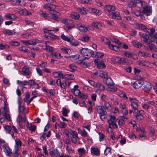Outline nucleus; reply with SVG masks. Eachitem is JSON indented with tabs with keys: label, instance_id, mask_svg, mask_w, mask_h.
Instances as JSON below:
<instances>
[{
	"label": "nucleus",
	"instance_id": "a878e982",
	"mask_svg": "<svg viewBox=\"0 0 157 157\" xmlns=\"http://www.w3.org/2000/svg\"><path fill=\"white\" fill-rule=\"evenodd\" d=\"M90 152L92 155H98L99 154L100 151L97 147H92L90 148Z\"/></svg>",
	"mask_w": 157,
	"mask_h": 157
},
{
	"label": "nucleus",
	"instance_id": "13d9d810",
	"mask_svg": "<svg viewBox=\"0 0 157 157\" xmlns=\"http://www.w3.org/2000/svg\"><path fill=\"white\" fill-rule=\"evenodd\" d=\"M20 151H19L13 150V157H21V155L19 153Z\"/></svg>",
	"mask_w": 157,
	"mask_h": 157
},
{
	"label": "nucleus",
	"instance_id": "9d476101",
	"mask_svg": "<svg viewBox=\"0 0 157 157\" xmlns=\"http://www.w3.org/2000/svg\"><path fill=\"white\" fill-rule=\"evenodd\" d=\"M76 28L82 32H86L88 30L87 28L81 23H78L76 25Z\"/></svg>",
	"mask_w": 157,
	"mask_h": 157
},
{
	"label": "nucleus",
	"instance_id": "8fccbe9b",
	"mask_svg": "<svg viewBox=\"0 0 157 157\" xmlns=\"http://www.w3.org/2000/svg\"><path fill=\"white\" fill-rule=\"evenodd\" d=\"M139 2H136L132 0H131L128 4V6L129 7H135L136 6V3H139Z\"/></svg>",
	"mask_w": 157,
	"mask_h": 157
},
{
	"label": "nucleus",
	"instance_id": "dca6fc26",
	"mask_svg": "<svg viewBox=\"0 0 157 157\" xmlns=\"http://www.w3.org/2000/svg\"><path fill=\"white\" fill-rule=\"evenodd\" d=\"M143 84V82L142 81L137 80L133 84L132 86L136 89H139L142 86Z\"/></svg>",
	"mask_w": 157,
	"mask_h": 157
},
{
	"label": "nucleus",
	"instance_id": "f8f14e48",
	"mask_svg": "<svg viewBox=\"0 0 157 157\" xmlns=\"http://www.w3.org/2000/svg\"><path fill=\"white\" fill-rule=\"evenodd\" d=\"M2 149H3V151L5 152L7 155L10 156L12 153L11 149L6 144L3 145Z\"/></svg>",
	"mask_w": 157,
	"mask_h": 157
},
{
	"label": "nucleus",
	"instance_id": "20e7f679",
	"mask_svg": "<svg viewBox=\"0 0 157 157\" xmlns=\"http://www.w3.org/2000/svg\"><path fill=\"white\" fill-rule=\"evenodd\" d=\"M133 114L136 119L139 121H141L144 118L143 115L144 114V111L142 110L139 111L138 110H134Z\"/></svg>",
	"mask_w": 157,
	"mask_h": 157
},
{
	"label": "nucleus",
	"instance_id": "3c124183",
	"mask_svg": "<svg viewBox=\"0 0 157 157\" xmlns=\"http://www.w3.org/2000/svg\"><path fill=\"white\" fill-rule=\"evenodd\" d=\"M69 71L72 72L74 71L77 69L76 66L74 64H71L69 65Z\"/></svg>",
	"mask_w": 157,
	"mask_h": 157
},
{
	"label": "nucleus",
	"instance_id": "e433bc0d",
	"mask_svg": "<svg viewBox=\"0 0 157 157\" xmlns=\"http://www.w3.org/2000/svg\"><path fill=\"white\" fill-rule=\"evenodd\" d=\"M43 49L48 51L49 52H52L54 51L53 48L49 45H46L43 48Z\"/></svg>",
	"mask_w": 157,
	"mask_h": 157
},
{
	"label": "nucleus",
	"instance_id": "4be33fe9",
	"mask_svg": "<svg viewBox=\"0 0 157 157\" xmlns=\"http://www.w3.org/2000/svg\"><path fill=\"white\" fill-rule=\"evenodd\" d=\"M61 39L66 41H67V42H69L71 41V40H73V37L72 36H66L64 34H62L61 35Z\"/></svg>",
	"mask_w": 157,
	"mask_h": 157
},
{
	"label": "nucleus",
	"instance_id": "c03bdc74",
	"mask_svg": "<svg viewBox=\"0 0 157 157\" xmlns=\"http://www.w3.org/2000/svg\"><path fill=\"white\" fill-rule=\"evenodd\" d=\"M99 76L100 77L105 79L108 78V74L106 72L101 71L99 73Z\"/></svg>",
	"mask_w": 157,
	"mask_h": 157
},
{
	"label": "nucleus",
	"instance_id": "6ab92c4d",
	"mask_svg": "<svg viewBox=\"0 0 157 157\" xmlns=\"http://www.w3.org/2000/svg\"><path fill=\"white\" fill-rule=\"evenodd\" d=\"M21 42L26 46L29 45H35L36 43V42L31 40H21Z\"/></svg>",
	"mask_w": 157,
	"mask_h": 157
},
{
	"label": "nucleus",
	"instance_id": "bb28decb",
	"mask_svg": "<svg viewBox=\"0 0 157 157\" xmlns=\"http://www.w3.org/2000/svg\"><path fill=\"white\" fill-rule=\"evenodd\" d=\"M104 83L109 86H112L113 85V82L111 78L109 77L103 80Z\"/></svg>",
	"mask_w": 157,
	"mask_h": 157
},
{
	"label": "nucleus",
	"instance_id": "cd10ccee",
	"mask_svg": "<svg viewBox=\"0 0 157 157\" xmlns=\"http://www.w3.org/2000/svg\"><path fill=\"white\" fill-rule=\"evenodd\" d=\"M78 132L83 137H87L88 134L86 131L84 129H81L80 128H78Z\"/></svg>",
	"mask_w": 157,
	"mask_h": 157
},
{
	"label": "nucleus",
	"instance_id": "58836bf2",
	"mask_svg": "<svg viewBox=\"0 0 157 157\" xmlns=\"http://www.w3.org/2000/svg\"><path fill=\"white\" fill-rule=\"evenodd\" d=\"M124 55L126 58H132L133 57V55L131 52L129 51H124Z\"/></svg>",
	"mask_w": 157,
	"mask_h": 157
},
{
	"label": "nucleus",
	"instance_id": "2eb2a0df",
	"mask_svg": "<svg viewBox=\"0 0 157 157\" xmlns=\"http://www.w3.org/2000/svg\"><path fill=\"white\" fill-rule=\"evenodd\" d=\"M91 25L96 29H102L103 26V25L102 23L96 21L93 22L91 23Z\"/></svg>",
	"mask_w": 157,
	"mask_h": 157
},
{
	"label": "nucleus",
	"instance_id": "6e6d98bb",
	"mask_svg": "<svg viewBox=\"0 0 157 157\" xmlns=\"http://www.w3.org/2000/svg\"><path fill=\"white\" fill-rule=\"evenodd\" d=\"M28 125L27 127L30 130L33 132L36 129V126L35 125H29V122H27Z\"/></svg>",
	"mask_w": 157,
	"mask_h": 157
},
{
	"label": "nucleus",
	"instance_id": "052dcab7",
	"mask_svg": "<svg viewBox=\"0 0 157 157\" xmlns=\"http://www.w3.org/2000/svg\"><path fill=\"white\" fill-rule=\"evenodd\" d=\"M66 149L67 153L68 154H72L74 152V150L72 149L68 145L66 146Z\"/></svg>",
	"mask_w": 157,
	"mask_h": 157
},
{
	"label": "nucleus",
	"instance_id": "f03ea898",
	"mask_svg": "<svg viewBox=\"0 0 157 157\" xmlns=\"http://www.w3.org/2000/svg\"><path fill=\"white\" fill-rule=\"evenodd\" d=\"M108 117L109 119L108 120L107 122L109 127L111 128V126H112L113 128H117L118 127L116 123L118 119L116 118L115 116L112 115L111 113L109 115Z\"/></svg>",
	"mask_w": 157,
	"mask_h": 157
},
{
	"label": "nucleus",
	"instance_id": "7c9ffc66",
	"mask_svg": "<svg viewBox=\"0 0 157 157\" xmlns=\"http://www.w3.org/2000/svg\"><path fill=\"white\" fill-rule=\"evenodd\" d=\"M104 9L105 10L107 11L110 12L115 10V8L114 6L111 5H107L104 7Z\"/></svg>",
	"mask_w": 157,
	"mask_h": 157
},
{
	"label": "nucleus",
	"instance_id": "2f4dec72",
	"mask_svg": "<svg viewBox=\"0 0 157 157\" xmlns=\"http://www.w3.org/2000/svg\"><path fill=\"white\" fill-rule=\"evenodd\" d=\"M144 90L145 91L147 92L151 89V84L149 82H147L145 84L144 86Z\"/></svg>",
	"mask_w": 157,
	"mask_h": 157
},
{
	"label": "nucleus",
	"instance_id": "49530a36",
	"mask_svg": "<svg viewBox=\"0 0 157 157\" xmlns=\"http://www.w3.org/2000/svg\"><path fill=\"white\" fill-rule=\"evenodd\" d=\"M138 64L141 66H148L149 63L146 61H144L139 62Z\"/></svg>",
	"mask_w": 157,
	"mask_h": 157
},
{
	"label": "nucleus",
	"instance_id": "69168bd1",
	"mask_svg": "<svg viewBox=\"0 0 157 157\" xmlns=\"http://www.w3.org/2000/svg\"><path fill=\"white\" fill-rule=\"evenodd\" d=\"M78 97L79 98L82 99H86L88 98V95L87 94H84L81 92Z\"/></svg>",
	"mask_w": 157,
	"mask_h": 157
},
{
	"label": "nucleus",
	"instance_id": "0e129e2a",
	"mask_svg": "<svg viewBox=\"0 0 157 157\" xmlns=\"http://www.w3.org/2000/svg\"><path fill=\"white\" fill-rule=\"evenodd\" d=\"M111 153V148L109 147H106L104 151V155H107L108 154H110Z\"/></svg>",
	"mask_w": 157,
	"mask_h": 157
},
{
	"label": "nucleus",
	"instance_id": "9b49d317",
	"mask_svg": "<svg viewBox=\"0 0 157 157\" xmlns=\"http://www.w3.org/2000/svg\"><path fill=\"white\" fill-rule=\"evenodd\" d=\"M95 109L99 115L106 112L104 106H97L95 107Z\"/></svg>",
	"mask_w": 157,
	"mask_h": 157
},
{
	"label": "nucleus",
	"instance_id": "e2e57ef3",
	"mask_svg": "<svg viewBox=\"0 0 157 157\" xmlns=\"http://www.w3.org/2000/svg\"><path fill=\"white\" fill-rule=\"evenodd\" d=\"M97 66L100 69H103L105 67V64L102 62H99V63L97 64Z\"/></svg>",
	"mask_w": 157,
	"mask_h": 157
},
{
	"label": "nucleus",
	"instance_id": "412c9836",
	"mask_svg": "<svg viewBox=\"0 0 157 157\" xmlns=\"http://www.w3.org/2000/svg\"><path fill=\"white\" fill-rule=\"evenodd\" d=\"M56 6L54 5L48 3L43 6V8L44 9H48L50 11L52 9H54L56 8Z\"/></svg>",
	"mask_w": 157,
	"mask_h": 157
},
{
	"label": "nucleus",
	"instance_id": "ddd939ff",
	"mask_svg": "<svg viewBox=\"0 0 157 157\" xmlns=\"http://www.w3.org/2000/svg\"><path fill=\"white\" fill-rule=\"evenodd\" d=\"M109 16L111 18L118 20H120L121 18L119 13L118 12H112L109 15Z\"/></svg>",
	"mask_w": 157,
	"mask_h": 157
},
{
	"label": "nucleus",
	"instance_id": "b1692460",
	"mask_svg": "<svg viewBox=\"0 0 157 157\" xmlns=\"http://www.w3.org/2000/svg\"><path fill=\"white\" fill-rule=\"evenodd\" d=\"M5 17L9 19L14 20L17 18V16L14 14L12 13H6L4 16Z\"/></svg>",
	"mask_w": 157,
	"mask_h": 157
},
{
	"label": "nucleus",
	"instance_id": "39448f33",
	"mask_svg": "<svg viewBox=\"0 0 157 157\" xmlns=\"http://www.w3.org/2000/svg\"><path fill=\"white\" fill-rule=\"evenodd\" d=\"M128 99L131 103V106L134 110H138V101L133 98L129 97Z\"/></svg>",
	"mask_w": 157,
	"mask_h": 157
},
{
	"label": "nucleus",
	"instance_id": "864d4df0",
	"mask_svg": "<svg viewBox=\"0 0 157 157\" xmlns=\"http://www.w3.org/2000/svg\"><path fill=\"white\" fill-rule=\"evenodd\" d=\"M26 4L25 0H19L16 6H20L23 7L25 6Z\"/></svg>",
	"mask_w": 157,
	"mask_h": 157
},
{
	"label": "nucleus",
	"instance_id": "aec40b11",
	"mask_svg": "<svg viewBox=\"0 0 157 157\" xmlns=\"http://www.w3.org/2000/svg\"><path fill=\"white\" fill-rule=\"evenodd\" d=\"M61 52L64 53L68 55H70L71 53V52L70 49L67 48L66 47L64 46H62L60 47V48Z\"/></svg>",
	"mask_w": 157,
	"mask_h": 157
},
{
	"label": "nucleus",
	"instance_id": "72a5a7b5",
	"mask_svg": "<svg viewBox=\"0 0 157 157\" xmlns=\"http://www.w3.org/2000/svg\"><path fill=\"white\" fill-rule=\"evenodd\" d=\"M132 44L135 47L140 48L142 46V44L138 42L133 40L131 42Z\"/></svg>",
	"mask_w": 157,
	"mask_h": 157
},
{
	"label": "nucleus",
	"instance_id": "a18cd8bd",
	"mask_svg": "<svg viewBox=\"0 0 157 157\" xmlns=\"http://www.w3.org/2000/svg\"><path fill=\"white\" fill-rule=\"evenodd\" d=\"M139 56L145 57H147L150 56V55L147 52H140L138 53Z\"/></svg>",
	"mask_w": 157,
	"mask_h": 157
},
{
	"label": "nucleus",
	"instance_id": "a211bd4d",
	"mask_svg": "<svg viewBox=\"0 0 157 157\" xmlns=\"http://www.w3.org/2000/svg\"><path fill=\"white\" fill-rule=\"evenodd\" d=\"M134 28L139 30L147 29L146 26L143 24L136 23L134 24Z\"/></svg>",
	"mask_w": 157,
	"mask_h": 157
},
{
	"label": "nucleus",
	"instance_id": "ea45409f",
	"mask_svg": "<svg viewBox=\"0 0 157 157\" xmlns=\"http://www.w3.org/2000/svg\"><path fill=\"white\" fill-rule=\"evenodd\" d=\"M101 40L104 43L107 45L108 48L110 45H111V42L106 37H103L101 38Z\"/></svg>",
	"mask_w": 157,
	"mask_h": 157
},
{
	"label": "nucleus",
	"instance_id": "0eeeda50",
	"mask_svg": "<svg viewBox=\"0 0 157 157\" xmlns=\"http://www.w3.org/2000/svg\"><path fill=\"white\" fill-rule=\"evenodd\" d=\"M139 34L140 36H142L143 38V41L148 44H150L152 42V40L150 39V37L146 34H144L142 32H140Z\"/></svg>",
	"mask_w": 157,
	"mask_h": 157
},
{
	"label": "nucleus",
	"instance_id": "f704fd0d",
	"mask_svg": "<svg viewBox=\"0 0 157 157\" xmlns=\"http://www.w3.org/2000/svg\"><path fill=\"white\" fill-rule=\"evenodd\" d=\"M62 21L64 24L68 25H71L74 23L72 20L69 19H64L62 20Z\"/></svg>",
	"mask_w": 157,
	"mask_h": 157
},
{
	"label": "nucleus",
	"instance_id": "bf43d9fd",
	"mask_svg": "<svg viewBox=\"0 0 157 157\" xmlns=\"http://www.w3.org/2000/svg\"><path fill=\"white\" fill-rule=\"evenodd\" d=\"M148 47L153 52H156L157 51V48L156 47L155 45L153 44H151Z\"/></svg>",
	"mask_w": 157,
	"mask_h": 157
},
{
	"label": "nucleus",
	"instance_id": "37998d69",
	"mask_svg": "<svg viewBox=\"0 0 157 157\" xmlns=\"http://www.w3.org/2000/svg\"><path fill=\"white\" fill-rule=\"evenodd\" d=\"M89 10L92 13H96L98 15H100L101 14V11L95 8H91L89 9Z\"/></svg>",
	"mask_w": 157,
	"mask_h": 157
},
{
	"label": "nucleus",
	"instance_id": "423d86ee",
	"mask_svg": "<svg viewBox=\"0 0 157 157\" xmlns=\"http://www.w3.org/2000/svg\"><path fill=\"white\" fill-rule=\"evenodd\" d=\"M26 121V118L25 114H24L23 115L19 114L18 115V117L17 118V121L19 123V125L20 128H23L22 123L25 122Z\"/></svg>",
	"mask_w": 157,
	"mask_h": 157
},
{
	"label": "nucleus",
	"instance_id": "603ef678",
	"mask_svg": "<svg viewBox=\"0 0 157 157\" xmlns=\"http://www.w3.org/2000/svg\"><path fill=\"white\" fill-rule=\"evenodd\" d=\"M9 43L10 45L14 46H18L20 44V43L19 42L13 40L9 41Z\"/></svg>",
	"mask_w": 157,
	"mask_h": 157
},
{
	"label": "nucleus",
	"instance_id": "c85d7f7f",
	"mask_svg": "<svg viewBox=\"0 0 157 157\" xmlns=\"http://www.w3.org/2000/svg\"><path fill=\"white\" fill-rule=\"evenodd\" d=\"M121 57L116 56H113L111 58V61L114 63H120Z\"/></svg>",
	"mask_w": 157,
	"mask_h": 157
},
{
	"label": "nucleus",
	"instance_id": "09e8293b",
	"mask_svg": "<svg viewBox=\"0 0 157 157\" xmlns=\"http://www.w3.org/2000/svg\"><path fill=\"white\" fill-rule=\"evenodd\" d=\"M71 17L75 19L78 20L80 17V16L76 12H74L70 14Z\"/></svg>",
	"mask_w": 157,
	"mask_h": 157
},
{
	"label": "nucleus",
	"instance_id": "7ed1b4c3",
	"mask_svg": "<svg viewBox=\"0 0 157 157\" xmlns=\"http://www.w3.org/2000/svg\"><path fill=\"white\" fill-rule=\"evenodd\" d=\"M80 52L84 56H86L87 57L91 56L94 57L95 55L94 54L93 51L87 48H84L80 50Z\"/></svg>",
	"mask_w": 157,
	"mask_h": 157
},
{
	"label": "nucleus",
	"instance_id": "a19ab883",
	"mask_svg": "<svg viewBox=\"0 0 157 157\" xmlns=\"http://www.w3.org/2000/svg\"><path fill=\"white\" fill-rule=\"evenodd\" d=\"M100 119L102 121H105L107 118V114L106 112L99 115Z\"/></svg>",
	"mask_w": 157,
	"mask_h": 157
},
{
	"label": "nucleus",
	"instance_id": "4468645a",
	"mask_svg": "<svg viewBox=\"0 0 157 157\" xmlns=\"http://www.w3.org/2000/svg\"><path fill=\"white\" fill-rule=\"evenodd\" d=\"M17 12L20 14L24 16H29L32 14V13L26 9H21L19 10Z\"/></svg>",
	"mask_w": 157,
	"mask_h": 157
},
{
	"label": "nucleus",
	"instance_id": "5701e85b",
	"mask_svg": "<svg viewBox=\"0 0 157 157\" xmlns=\"http://www.w3.org/2000/svg\"><path fill=\"white\" fill-rule=\"evenodd\" d=\"M62 78L66 79L68 80H73L75 79V77L72 74H66L64 75H63Z\"/></svg>",
	"mask_w": 157,
	"mask_h": 157
},
{
	"label": "nucleus",
	"instance_id": "de8ad7c7",
	"mask_svg": "<svg viewBox=\"0 0 157 157\" xmlns=\"http://www.w3.org/2000/svg\"><path fill=\"white\" fill-rule=\"evenodd\" d=\"M51 55L52 57L56 58L58 59H60L62 57L61 54L58 52H54Z\"/></svg>",
	"mask_w": 157,
	"mask_h": 157
},
{
	"label": "nucleus",
	"instance_id": "1a4fd4ad",
	"mask_svg": "<svg viewBox=\"0 0 157 157\" xmlns=\"http://www.w3.org/2000/svg\"><path fill=\"white\" fill-rule=\"evenodd\" d=\"M143 12L147 16L151 15L152 12L151 7L150 6H147L144 7L143 9Z\"/></svg>",
	"mask_w": 157,
	"mask_h": 157
},
{
	"label": "nucleus",
	"instance_id": "4c0bfd02",
	"mask_svg": "<svg viewBox=\"0 0 157 157\" xmlns=\"http://www.w3.org/2000/svg\"><path fill=\"white\" fill-rule=\"evenodd\" d=\"M22 72L24 75H29L31 72L30 68L26 67H24L23 68Z\"/></svg>",
	"mask_w": 157,
	"mask_h": 157
},
{
	"label": "nucleus",
	"instance_id": "f257e3e1",
	"mask_svg": "<svg viewBox=\"0 0 157 157\" xmlns=\"http://www.w3.org/2000/svg\"><path fill=\"white\" fill-rule=\"evenodd\" d=\"M2 98V99H3L4 106L0 110V117L2 114L6 119L9 121H11V117L9 114L10 111L9 108H8V104L4 96H3Z\"/></svg>",
	"mask_w": 157,
	"mask_h": 157
},
{
	"label": "nucleus",
	"instance_id": "6e6552de",
	"mask_svg": "<svg viewBox=\"0 0 157 157\" xmlns=\"http://www.w3.org/2000/svg\"><path fill=\"white\" fill-rule=\"evenodd\" d=\"M15 144L13 150L20 151V148L23 144L22 141L19 139L15 140Z\"/></svg>",
	"mask_w": 157,
	"mask_h": 157
},
{
	"label": "nucleus",
	"instance_id": "c9c22d12",
	"mask_svg": "<svg viewBox=\"0 0 157 157\" xmlns=\"http://www.w3.org/2000/svg\"><path fill=\"white\" fill-rule=\"evenodd\" d=\"M38 14L41 17H44L45 18H47L48 17V15L45 11L42 10H40L38 11Z\"/></svg>",
	"mask_w": 157,
	"mask_h": 157
},
{
	"label": "nucleus",
	"instance_id": "473e14b6",
	"mask_svg": "<svg viewBox=\"0 0 157 157\" xmlns=\"http://www.w3.org/2000/svg\"><path fill=\"white\" fill-rule=\"evenodd\" d=\"M109 48L110 50L117 52H119L120 50V48L119 47L113 45L112 44L109 45Z\"/></svg>",
	"mask_w": 157,
	"mask_h": 157
},
{
	"label": "nucleus",
	"instance_id": "680f3d73",
	"mask_svg": "<svg viewBox=\"0 0 157 157\" xmlns=\"http://www.w3.org/2000/svg\"><path fill=\"white\" fill-rule=\"evenodd\" d=\"M47 83L50 85H54L56 83L55 81L51 78L47 79Z\"/></svg>",
	"mask_w": 157,
	"mask_h": 157
},
{
	"label": "nucleus",
	"instance_id": "c756f323",
	"mask_svg": "<svg viewBox=\"0 0 157 157\" xmlns=\"http://www.w3.org/2000/svg\"><path fill=\"white\" fill-rule=\"evenodd\" d=\"M63 74L62 73V71H55L53 73L52 75L55 78H57L62 77L63 76Z\"/></svg>",
	"mask_w": 157,
	"mask_h": 157
},
{
	"label": "nucleus",
	"instance_id": "4d7b16f0",
	"mask_svg": "<svg viewBox=\"0 0 157 157\" xmlns=\"http://www.w3.org/2000/svg\"><path fill=\"white\" fill-rule=\"evenodd\" d=\"M82 54V55H79L78 54V58L77 61H82L84 60L85 59H88V58L87 57H86L83 56Z\"/></svg>",
	"mask_w": 157,
	"mask_h": 157
},
{
	"label": "nucleus",
	"instance_id": "79ce46f5",
	"mask_svg": "<svg viewBox=\"0 0 157 157\" xmlns=\"http://www.w3.org/2000/svg\"><path fill=\"white\" fill-rule=\"evenodd\" d=\"M27 81H20L17 80V83L19 86H24L27 85Z\"/></svg>",
	"mask_w": 157,
	"mask_h": 157
},
{
	"label": "nucleus",
	"instance_id": "5fc2aeb1",
	"mask_svg": "<svg viewBox=\"0 0 157 157\" xmlns=\"http://www.w3.org/2000/svg\"><path fill=\"white\" fill-rule=\"evenodd\" d=\"M96 87L98 88L100 90H103L105 89L104 86L99 82L96 83Z\"/></svg>",
	"mask_w": 157,
	"mask_h": 157
},
{
	"label": "nucleus",
	"instance_id": "f3484780",
	"mask_svg": "<svg viewBox=\"0 0 157 157\" xmlns=\"http://www.w3.org/2000/svg\"><path fill=\"white\" fill-rule=\"evenodd\" d=\"M59 151L56 148H51L49 149V154L51 157H55Z\"/></svg>",
	"mask_w": 157,
	"mask_h": 157
},
{
	"label": "nucleus",
	"instance_id": "393cba45",
	"mask_svg": "<svg viewBox=\"0 0 157 157\" xmlns=\"http://www.w3.org/2000/svg\"><path fill=\"white\" fill-rule=\"evenodd\" d=\"M56 83L57 85L62 88L65 89L67 86V84L66 82H61L60 79H58L56 80Z\"/></svg>",
	"mask_w": 157,
	"mask_h": 157
},
{
	"label": "nucleus",
	"instance_id": "338daca9",
	"mask_svg": "<svg viewBox=\"0 0 157 157\" xmlns=\"http://www.w3.org/2000/svg\"><path fill=\"white\" fill-rule=\"evenodd\" d=\"M77 9V10L79 11L82 14H85L86 13V9L84 8L83 7L78 8Z\"/></svg>",
	"mask_w": 157,
	"mask_h": 157
},
{
	"label": "nucleus",
	"instance_id": "774afa93",
	"mask_svg": "<svg viewBox=\"0 0 157 157\" xmlns=\"http://www.w3.org/2000/svg\"><path fill=\"white\" fill-rule=\"evenodd\" d=\"M25 23L30 27H33L34 25L33 22L28 20H25L24 21Z\"/></svg>",
	"mask_w": 157,
	"mask_h": 157
}]
</instances>
